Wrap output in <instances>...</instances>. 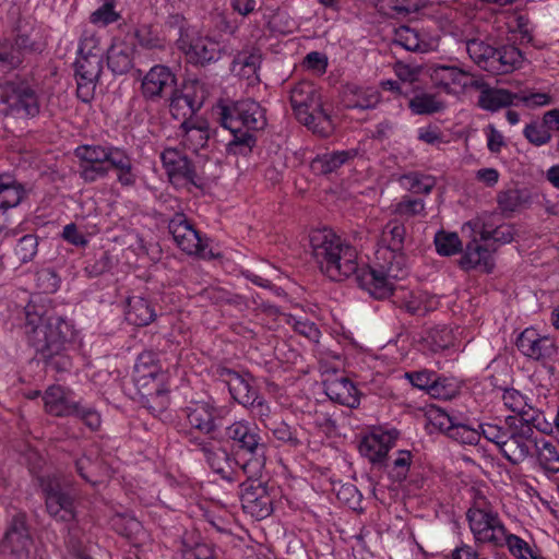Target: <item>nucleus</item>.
Here are the masks:
<instances>
[{
  "mask_svg": "<svg viewBox=\"0 0 559 559\" xmlns=\"http://www.w3.org/2000/svg\"><path fill=\"white\" fill-rule=\"evenodd\" d=\"M311 254L320 271L332 281L355 277L358 286L376 299L389 297L392 287L378 269L358 264L355 247L343 240L332 229L312 230L309 235Z\"/></svg>",
  "mask_w": 559,
  "mask_h": 559,
  "instance_id": "f257e3e1",
  "label": "nucleus"
},
{
  "mask_svg": "<svg viewBox=\"0 0 559 559\" xmlns=\"http://www.w3.org/2000/svg\"><path fill=\"white\" fill-rule=\"evenodd\" d=\"M25 316L27 343L34 348L36 358L57 372L69 371L72 359L67 354V347L74 337L73 324L34 305L26 306Z\"/></svg>",
  "mask_w": 559,
  "mask_h": 559,
  "instance_id": "f03ea898",
  "label": "nucleus"
},
{
  "mask_svg": "<svg viewBox=\"0 0 559 559\" xmlns=\"http://www.w3.org/2000/svg\"><path fill=\"white\" fill-rule=\"evenodd\" d=\"M79 159V176L85 183H93L108 177L111 169L117 171L121 187H133L136 173L128 152L112 144H82L75 147Z\"/></svg>",
  "mask_w": 559,
  "mask_h": 559,
  "instance_id": "7ed1b4c3",
  "label": "nucleus"
},
{
  "mask_svg": "<svg viewBox=\"0 0 559 559\" xmlns=\"http://www.w3.org/2000/svg\"><path fill=\"white\" fill-rule=\"evenodd\" d=\"M217 108L222 127L231 134L226 152L242 156L250 154L257 145V133L267 124L265 109L251 98L223 104Z\"/></svg>",
  "mask_w": 559,
  "mask_h": 559,
  "instance_id": "20e7f679",
  "label": "nucleus"
},
{
  "mask_svg": "<svg viewBox=\"0 0 559 559\" xmlns=\"http://www.w3.org/2000/svg\"><path fill=\"white\" fill-rule=\"evenodd\" d=\"M236 465L246 477L262 476L266 463L267 443L260 427L247 419L235 420L225 428Z\"/></svg>",
  "mask_w": 559,
  "mask_h": 559,
  "instance_id": "39448f33",
  "label": "nucleus"
},
{
  "mask_svg": "<svg viewBox=\"0 0 559 559\" xmlns=\"http://www.w3.org/2000/svg\"><path fill=\"white\" fill-rule=\"evenodd\" d=\"M407 238L406 227L400 218H391L382 227L379 240L377 259L383 260L378 269L393 288V281L403 278L407 274L406 257L404 254Z\"/></svg>",
  "mask_w": 559,
  "mask_h": 559,
  "instance_id": "423d86ee",
  "label": "nucleus"
},
{
  "mask_svg": "<svg viewBox=\"0 0 559 559\" xmlns=\"http://www.w3.org/2000/svg\"><path fill=\"white\" fill-rule=\"evenodd\" d=\"M289 100L296 119L313 133L326 138L333 132L331 117L323 108L320 93L311 82L296 83L290 88Z\"/></svg>",
  "mask_w": 559,
  "mask_h": 559,
  "instance_id": "0eeeda50",
  "label": "nucleus"
},
{
  "mask_svg": "<svg viewBox=\"0 0 559 559\" xmlns=\"http://www.w3.org/2000/svg\"><path fill=\"white\" fill-rule=\"evenodd\" d=\"M45 412L55 417H74L84 423L86 427L95 431L100 427L102 418L96 408L75 400L72 390L58 384L48 386L44 394Z\"/></svg>",
  "mask_w": 559,
  "mask_h": 559,
  "instance_id": "6e6552de",
  "label": "nucleus"
},
{
  "mask_svg": "<svg viewBox=\"0 0 559 559\" xmlns=\"http://www.w3.org/2000/svg\"><path fill=\"white\" fill-rule=\"evenodd\" d=\"M466 519L476 545L501 548V540L508 530L484 496L475 499L466 512Z\"/></svg>",
  "mask_w": 559,
  "mask_h": 559,
  "instance_id": "1a4fd4ad",
  "label": "nucleus"
},
{
  "mask_svg": "<svg viewBox=\"0 0 559 559\" xmlns=\"http://www.w3.org/2000/svg\"><path fill=\"white\" fill-rule=\"evenodd\" d=\"M466 51L480 69L492 74L512 72L523 61L521 50L513 45L496 48L483 40L472 39L466 43Z\"/></svg>",
  "mask_w": 559,
  "mask_h": 559,
  "instance_id": "9d476101",
  "label": "nucleus"
},
{
  "mask_svg": "<svg viewBox=\"0 0 559 559\" xmlns=\"http://www.w3.org/2000/svg\"><path fill=\"white\" fill-rule=\"evenodd\" d=\"M39 481L48 514L58 522H74L76 519L74 498L64 489L61 477L48 475L40 477Z\"/></svg>",
  "mask_w": 559,
  "mask_h": 559,
  "instance_id": "9b49d317",
  "label": "nucleus"
},
{
  "mask_svg": "<svg viewBox=\"0 0 559 559\" xmlns=\"http://www.w3.org/2000/svg\"><path fill=\"white\" fill-rule=\"evenodd\" d=\"M168 230L178 248L189 255H197L202 259H213L215 254L209 248L207 239L193 227L187 215L177 212L168 221Z\"/></svg>",
  "mask_w": 559,
  "mask_h": 559,
  "instance_id": "f8f14e48",
  "label": "nucleus"
},
{
  "mask_svg": "<svg viewBox=\"0 0 559 559\" xmlns=\"http://www.w3.org/2000/svg\"><path fill=\"white\" fill-rule=\"evenodd\" d=\"M189 442L203 454L209 467L222 479L235 483L239 478V468L236 465V455L225 447H217L213 440L195 437L190 433Z\"/></svg>",
  "mask_w": 559,
  "mask_h": 559,
  "instance_id": "ddd939ff",
  "label": "nucleus"
},
{
  "mask_svg": "<svg viewBox=\"0 0 559 559\" xmlns=\"http://www.w3.org/2000/svg\"><path fill=\"white\" fill-rule=\"evenodd\" d=\"M187 32L181 33L176 40V45L189 63L206 67L222 58L223 48L219 41L209 36H200L197 32L192 35Z\"/></svg>",
  "mask_w": 559,
  "mask_h": 559,
  "instance_id": "4468645a",
  "label": "nucleus"
},
{
  "mask_svg": "<svg viewBox=\"0 0 559 559\" xmlns=\"http://www.w3.org/2000/svg\"><path fill=\"white\" fill-rule=\"evenodd\" d=\"M221 412L222 408L212 400L191 401L180 409L190 429L209 436L211 440H217L216 435L221 431Z\"/></svg>",
  "mask_w": 559,
  "mask_h": 559,
  "instance_id": "2eb2a0df",
  "label": "nucleus"
},
{
  "mask_svg": "<svg viewBox=\"0 0 559 559\" xmlns=\"http://www.w3.org/2000/svg\"><path fill=\"white\" fill-rule=\"evenodd\" d=\"M261 476L247 477L240 484V500L242 509L257 520H263L273 512V496L269 486L260 480Z\"/></svg>",
  "mask_w": 559,
  "mask_h": 559,
  "instance_id": "dca6fc26",
  "label": "nucleus"
},
{
  "mask_svg": "<svg viewBox=\"0 0 559 559\" xmlns=\"http://www.w3.org/2000/svg\"><path fill=\"white\" fill-rule=\"evenodd\" d=\"M212 376L215 381L227 386L233 401L242 407L260 392L254 384V378L248 371H238L218 364L212 367Z\"/></svg>",
  "mask_w": 559,
  "mask_h": 559,
  "instance_id": "f3484780",
  "label": "nucleus"
},
{
  "mask_svg": "<svg viewBox=\"0 0 559 559\" xmlns=\"http://www.w3.org/2000/svg\"><path fill=\"white\" fill-rule=\"evenodd\" d=\"M534 429H536L535 426H531L528 423L510 425V431L501 451L509 463L519 465L532 455V450L537 445Z\"/></svg>",
  "mask_w": 559,
  "mask_h": 559,
  "instance_id": "a211bd4d",
  "label": "nucleus"
},
{
  "mask_svg": "<svg viewBox=\"0 0 559 559\" xmlns=\"http://www.w3.org/2000/svg\"><path fill=\"white\" fill-rule=\"evenodd\" d=\"M163 167L171 182H183L195 188L205 185L204 178L197 171L193 162L175 147H166L160 153Z\"/></svg>",
  "mask_w": 559,
  "mask_h": 559,
  "instance_id": "6ab92c4d",
  "label": "nucleus"
},
{
  "mask_svg": "<svg viewBox=\"0 0 559 559\" xmlns=\"http://www.w3.org/2000/svg\"><path fill=\"white\" fill-rule=\"evenodd\" d=\"M33 539L26 525V515L19 513L12 522L0 543V559H31L29 548Z\"/></svg>",
  "mask_w": 559,
  "mask_h": 559,
  "instance_id": "aec40b11",
  "label": "nucleus"
},
{
  "mask_svg": "<svg viewBox=\"0 0 559 559\" xmlns=\"http://www.w3.org/2000/svg\"><path fill=\"white\" fill-rule=\"evenodd\" d=\"M2 102L7 105L5 114L15 118H34L40 112L37 91L25 83L13 86L9 93L2 96Z\"/></svg>",
  "mask_w": 559,
  "mask_h": 559,
  "instance_id": "412c9836",
  "label": "nucleus"
},
{
  "mask_svg": "<svg viewBox=\"0 0 559 559\" xmlns=\"http://www.w3.org/2000/svg\"><path fill=\"white\" fill-rule=\"evenodd\" d=\"M176 88L177 76L169 67L164 64L152 67L141 82L142 96L153 103L168 97Z\"/></svg>",
  "mask_w": 559,
  "mask_h": 559,
  "instance_id": "4be33fe9",
  "label": "nucleus"
},
{
  "mask_svg": "<svg viewBox=\"0 0 559 559\" xmlns=\"http://www.w3.org/2000/svg\"><path fill=\"white\" fill-rule=\"evenodd\" d=\"M515 346L523 356L536 361L549 360L558 353L555 340L534 328L523 330L516 337Z\"/></svg>",
  "mask_w": 559,
  "mask_h": 559,
  "instance_id": "5701e85b",
  "label": "nucleus"
},
{
  "mask_svg": "<svg viewBox=\"0 0 559 559\" xmlns=\"http://www.w3.org/2000/svg\"><path fill=\"white\" fill-rule=\"evenodd\" d=\"M76 95L83 103H90L103 70L99 55L78 56L75 63Z\"/></svg>",
  "mask_w": 559,
  "mask_h": 559,
  "instance_id": "b1692460",
  "label": "nucleus"
},
{
  "mask_svg": "<svg viewBox=\"0 0 559 559\" xmlns=\"http://www.w3.org/2000/svg\"><path fill=\"white\" fill-rule=\"evenodd\" d=\"M429 75L433 84L447 93L480 86L472 73L455 66L433 64L429 68Z\"/></svg>",
  "mask_w": 559,
  "mask_h": 559,
  "instance_id": "393cba45",
  "label": "nucleus"
},
{
  "mask_svg": "<svg viewBox=\"0 0 559 559\" xmlns=\"http://www.w3.org/2000/svg\"><path fill=\"white\" fill-rule=\"evenodd\" d=\"M40 47L29 34L19 31L13 40H0V62L2 70L10 71L17 69L28 53L39 52Z\"/></svg>",
  "mask_w": 559,
  "mask_h": 559,
  "instance_id": "a878e982",
  "label": "nucleus"
},
{
  "mask_svg": "<svg viewBox=\"0 0 559 559\" xmlns=\"http://www.w3.org/2000/svg\"><path fill=\"white\" fill-rule=\"evenodd\" d=\"M504 406L520 416L519 423H528L536 430L547 432L551 429L542 412L530 404V399L515 389H506L502 394Z\"/></svg>",
  "mask_w": 559,
  "mask_h": 559,
  "instance_id": "bb28decb",
  "label": "nucleus"
},
{
  "mask_svg": "<svg viewBox=\"0 0 559 559\" xmlns=\"http://www.w3.org/2000/svg\"><path fill=\"white\" fill-rule=\"evenodd\" d=\"M396 438L395 430L365 436L359 442V453L372 465L388 467V453L394 447Z\"/></svg>",
  "mask_w": 559,
  "mask_h": 559,
  "instance_id": "cd10ccee",
  "label": "nucleus"
},
{
  "mask_svg": "<svg viewBox=\"0 0 559 559\" xmlns=\"http://www.w3.org/2000/svg\"><path fill=\"white\" fill-rule=\"evenodd\" d=\"M169 112L173 118L182 121H192L191 117L200 110L203 97L195 95L193 85L176 88L169 96Z\"/></svg>",
  "mask_w": 559,
  "mask_h": 559,
  "instance_id": "c85d7f7f",
  "label": "nucleus"
},
{
  "mask_svg": "<svg viewBox=\"0 0 559 559\" xmlns=\"http://www.w3.org/2000/svg\"><path fill=\"white\" fill-rule=\"evenodd\" d=\"M135 41L132 38L115 39L107 50V66L116 75L128 73L134 66Z\"/></svg>",
  "mask_w": 559,
  "mask_h": 559,
  "instance_id": "c756f323",
  "label": "nucleus"
},
{
  "mask_svg": "<svg viewBox=\"0 0 559 559\" xmlns=\"http://www.w3.org/2000/svg\"><path fill=\"white\" fill-rule=\"evenodd\" d=\"M477 83L480 84L479 87H475L480 92L477 105L484 110L491 112L498 111L502 108L511 106L519 97V94L511 93L508 90L490 87L487 83L479 79H477Z\"/></svg>",
  "mask_w": 559,
  "mask_h": 559,
  "instance_id": "7c9ffc66",
  "label": "nucleus"
},
{
  "mask_svg": "<svg viewBox=\"0 0 559 559\" xmlns=\"http://www.w3.org/2000/svg\"><path fill=\"white\" fill-rule=\"evenodd\" d=\"M324 392L331 401L349 408H357L360 404L359 391L348 378L341 377L328 381Z\"/></svg>",
  "mask_w": 559,
  "mask_h": 559,
  "instance_id": "2f4dec72",
  "label": "nucleus"
},
{
  "mask_svg": "<svg viewBox=\"0 0 559 559\" xmlns=\"http://www.w3.org/2000/svg\"><path fill=\"white\" fill-rule=\"evenodd\" d=\"M408 109L416 116H431L445 108L444 103L436 95L426 92L421 86H412L409 91Z\"/></svg>",
  "mask_w": 559,
  "mask_h": 559,
  "instance_id": "473e14b6",
  "label": "nucleus"
},
{
  "mask_svg": "<svg viewBox=\"0 0 559 559\" xmlns=\"http://www.w3.org/2000/svg\"><path fill=\"white\" fill-rule=\"evenodd\" d=\"M459 265L464 271L481 266L486 273H490L493 270L495 263L490 249L487 246L480 245L478 240L474 238L466 245L459 260Z\"/></svg>",
  "mask_w": 559,
  "mask_h": 559,
  "instance_id": "72a5a7b5",
  "label": "nucleus"
},
{
  "mask_svg": "<svg viewBox=\"0 0 559 559\" xmlns=\"http://www.w3.org/2000/svg\"><path fill=\"white\" fill-rule=\"evenodd\" d=\"M381 99V94L376 87L347 85L344 92L346 107L353 109H373Z\"/></svg>",
  "mask_w": 559,
  "mask_h": 559,
  "instance_id": "f704fd0d",
  "label": "nucleus"
},
{
  "mask_svg": "<svg viewBox=\"0 0 559 559\" xmlns=\"http://www.w3.org/2000/svg\"><path fill=\"white\" fill-rule=\"evenodd\" d=\"M157 317L155 305L142 296H132L127 300L126 319L130 324L146 326Z\"/></svg>",
  "mask_w": 559,
  "mask_h": 559,
  "instance_id": "c9c22d12",
  "label": "nucleus"
},
{
  "mask_svg": "<svg viewBox=\"0 0 559 559\" xmlns=\"http://www.w3.org/2000/svg\"><path fill=\"white\" fill-rule=\"evenodd\" d=\"M180 130L182 145L195 153L206 146L211 136L206 121H182Z\"/></svg>",
  "mask_w": 559,
  "mask_h": 559,
  "instance_id": "e433bc0d",
  "label": "nucleus"
},
{
  "mask_svg": "<svg viewBox=\"0 0 559 559\" xmlns=\"http://www.w3.org/2000/svg\"><path fill=\"white\" fill-rule=\"evenodd\" d=\"M357 156V150L334 151L317 155L311 162V169L317 175H329Z\"/></svg>",
  "mask_w": 559,
  "mask_h": 559,
  "instance_id": "4c0bfd02",
  "label": "nucleus"
},
{
  "mask_svg": "<svg viewBox=\"0 0 559 559\" xmlns=\"http://www.w3.org/2000/svg\"><path fill=\"white\" fill-rule=\"evenodd\" d=\"M66 554L70 559H93L84 542V531L78 522L68 525L67 535L63 537Z\"/></svg>",
  "mask_w": 559,
  "mask_h": 559,
  "instance_id": "58836bf2",
  "label": "nucleus"
},
{
  "mask_svg": "<svg viewBox=\"0 0 559 559\" xmlns=\"http://www.w3.org/2000/svg\"><path fill=\"white\" fill-rule=\"evenodd\" d=\"M25 195L23 186L9 173L0 174V206L9 210L17 206Z\"/></svg>",
  "mask_w": 559,
  "mask_h": 559,
  "instance_id": "ea45409f",
  "label": "nucleus"
},
{
  "mask_svg": "<svg viewBox=\"0 0 559 559\" xmlns=\"http://www.w3.org/2000/svg\"><path fill=\"white\" fill-rule=\"evenodd\" d=\"M272 437L278 442L280 447L297 450L302 447L304 442L299 435V428L290 426L286 421H273L265 425Z\"/></svg>",
  "mask_w": 559,
  "mask_h": 559,
  "instance_id": "a19ab883",
  "label": "nucleus"
},
{
  "mask_svg": "<svg viewBox=\"0 0 559 559\" xmlns=\"http://www.w3.org/2000/svg\"><path fill=\"white\" fill-rule=\"evenodd\" d=\"M534 449L538 465L546 475L559 473V451L552 442L537 439V445Z\"/></svg>",
  "mask_w": 559,
  "mask_h": 559,
  "instance_id": "79ce46f5",
  "label": "nucleus"
},
{
  "mask_svg": "<svg viewBox=\"0 0 559 559\" xmlns=\"http://www.w3.org/2000/svg\"><path fill=\"white\" fill-rule=\"evenodd\" d=\"M436 182L433 176L418 171H411L400 177V183L414 194H429Z\"/></svg>",
  "mask_w": 559,
  "mask_h": 559,
  "instance_id": "37998d69",
  "label": "nucleus"
},
{
  "mask_svg": "<svg viewBox=\"0 0 559 559\" xmlns=\"http://www.w3.org/2000/svg\"><path fill=\"white\" fill-rule=\"evenodd\" d=\"M431 390L429 395L433 399L451 400L460 393V382L454 377H448L435 371Z\"/></svg>",
  "mask_w": 559,
  "mask_h": 559,
  "instance_id": "c03bdc74",
  "label": "nucleus"
},
{
  "mask_svg": "<svg viewBox=\"0 0 559 559\" xmlns=\"http://www.w3.org/2000/svg\"><path fill=\"white\" fill-rule=\"evenodd\" d=\"M503 547H507L515 559H540L523 538L509 532L501 540V548Z\"/></svg>",
  "mask_w": 559,
  "mask_h": 559,
  "instance_id": "a18cd8bd",
  "label": "nucleus"
},
{
  "mask_svg": "<svg viewBox=\"0 0 559 559\" xmlns=\"http://www.w3.org/2000/svg\"><path fill=\"white\" fill-rule=\"evenodd\" d=\"M392 213L400 219L425 215V202L423 199L403 195L399 202L392 205Z\"/></svg>",
  "mask_w": 559,
  "mask_h": 559,
  "instance_id": "49530a36",
  "label": "nucleus"
},
{
  "mask_svg": "<svg viewBox=\"0 0 559 559\" xmlns=\"http://www.w3.org/2000/svg\"><path fill=\"white\" fill-rule=\"evenodd\" d=\"M467 421L459 418L454 426L450 427L448 437L462 444L475 445L480 440L479 428L471 426Z\"/></svg>",
  "mask_w": 559,
  "mask_h": 559,
  "instance_id": "de8ad7c7",
  "label": "nucleus"
},
{
  "mask_svg": "<svg viewBox=\"0 0 559 559\" xmlns=\"http://www.w3.org/2000/svg\"><path fill=\"white\" fill-rule=\"evenodd\" d=\"M436 250L440 255L450 257L462 251V241L456 233L440 230L435 235Z\"/></svg>",
  "mask_w": 559,
  "mask_h": 559,
  "instance_id": "09e8293b",
  "label": "nucleus"
},
{
  "mask_svg": "<svg viewBox=\"0 0 559 559\" xmlns=\"http://www.w3.org/2000/svg\"><path fill=\"white\" fill-rule=\"evenodd\" d=\"M286 322L299 335L306 337L310 342H319L321 332L314 322L305 317H297L293 314L288 316Z\"/></svg>",
  "mask_w": 559,
  "mask_h": 559,
  "instance_id": "8fccbe9b",
  "label": "nucleus"
},
{
  "mask_svg": "<svg viewBox=\"0 0 559 559\" xmlns=\"http://www.w3.org/2000/svg\"><path fill=\"white\" fill-rule=\"evenodd\" d=\"M527 194L519 189H508L497 195V203L502 213L515 212L527 201Z\"/></svg>",
  "mask_w": 559,
  "mask_h": 559,
  "instance_id": "3c124183",
  "label": "nucleus"
},
{
  "mask_svg": "<svg viewBox=\"0 0 559 559\" xmlns=\"http://www.w3.org/2000/svg\"><path fill=\"white\" fill-rule=\"evenodd\" d=\"M413 455L408 450H399L389 469V476L395 483H402L407 478Z\"/></svg>",
  "mask_w": 559,
  "mask_h": 559,
  "instance_id": "603ef678",
  "label": "nucleus"
},
{
  "mask_svg": "<svg viewBox=\"0 0 559 559\" xmlns=\"http://www.w3.org/2000/svg\"><path fill=\"white\" fill-rule=\"evenodd\" d=\"M395 286L393 285V289L389 296H393V302L396 304L401 309L405 310L407 313L412 316H424L427 312V308L424 305L421 298L413 293L404 294L402 297H399L394 294Z\"/></svg>",
  "mask_w": 559,
  "mask_h": 559,
  "instance_id": "864d4df0",
  "label": "nucleus"
},
{
  "mask_svg": "<svg viewBox=\"0 0 559 559\" xmlns=\"http://www.w3.org/2000/svg\"><path fill=\"white\" fill-rule=\"evenodd\" d=\"M523 134L525 139L535 146L545 145L551 140V133L543 118L542 121H532L526 124L523 130Z\"/></svg>",
  "mask_w": 559,
  "mask_h": 559,
  "instance_id": "5fc2aeb1",
  "label": "nucleus"
},
{
  "mask_svg": "<svg viewBox=\"0 0 559 559\" xmlns=\"http://www.w3.org/2000/svg\"><path fill=\"white\" fill-rule=\"evenodd\" d=\"M38 251V238L33 234L25 235L17 240L14 248V254L21 264L27 263L34 259Z\"/></svg>",
  "mask_w": 559,
  "mask_h": 559,
  "instance_id": "6e6d98bb",
  "label": "nucleus"
},
{
  "mask_svg": "<svg viewBox=\"0 0 559 559\" xmlns=\"http://www.w3.org/2000/svg\"><path fill=\"white\" fill-rule=\"evenodd\" d=\"M246 404L243 408L250 411L253 418H257L265 428V425H270L267 420L272 415V407L265 397L259 392Z\"/></svg>",
  "mask_w": 559,
  "mask_h": 559,
  "instance_id": "4d7b16f0",
  "label": "nucleus"
},
{
  "mask_svg": "<svg viewBox=\"0 0 559 559\" xmlns=\"http://www.w3.org/2000/svg\"><path fill=\"white\" fill-rule=\"evenodd\" d=\"M426 341L432 352H440L453 344V335L447 326H437L428 332Z\"/></svg>",
  "mask_w": 559,
  "mask_h": 559,
  "instance_id": "13d9d810",
  "label": "nucleus"
},
{
  "mask_svg": "<svg viewBox=\"0 0 559 559\" xmlns=\"http://www.w3.org/2000/svg\"><path fill=\"white\" fill-rule=\"evenodd\" d=\"M182 555L185 559H214V547L206 542H195L193 545L182 543Z\"/></svg>",
  "mask_w": 559,
  "mask_h": 559,
  "instance_id": "bf43d9fd",
  "label": "nucleus"
},
{
  "mask_svg": "<svg viewBox=\"0 0 559 559\" xmlns=\"http://www.w3.org/2000/svg\"><path fill=\"white\" fill-rule=\"evenodd\" d=\"M128 38L136 40V43L145 49H164V40L152 32L148 26H142L138 28L132 36L128 35Z\"/></svg>",
  "mask_w": 559,
  "mask_h": 559,
  "instance_id": "052dcab7",
  "label": "nucleus"
},
{
  "mask_svg": "<svg viewBox=\"0 0 559 559\" xmlns=\"http://www.w3.org/2000/svg\"><path fill=\"white\" fill-rule=\"evenodd\" d=\"M60 277L50 267L43 269L36 273V286L44 294H53L60 287Z\"/></svg>",
  "mask_w": 559,
  "mask_h": 559,
  "instance_id": "680f3d73",
  "label": "nucleus"
},
{
  "mask_svg": "<svg viewBox=\"0 0 559 559\" xmlns=\"http://www.w3.org/2000/svg\"><path fill=\"white\" fill-rule=\"evenodd\" d=\"M514 228L511 225H500L493 230L483 228L479 233L481 241L492 240L499 245L510 243L514 239Z\"/></svg>",
  "mask_w": 559,
  "mask_h": 559,
  "instance_id": "e2e57ef3",
  "label": "nucleus"
},
{
  "mask_svg": "<svg viewBox=\"0 0 559 559\" xmlns=\"http://www.w3.org/2000/svg\"><path fill=\"white\" fill-rule=\"evenodd\" d=\"M480 437L483 436L488 441L495 443L499 451H502V445L504 444L507 436L510 431V427L508 429L495 425V424H479L478 425Z\"/></svg>",
  "mask_w": 559,
  "mask_h": 559,
  "instance_id": "0e129e2a",
  "label": "nucleus"
},
{
  "mask_svg": "<svg viewBox=\"0 0 559 559\" xmlns=\"http://www.w3.org/2000/svg\"><path fill=\"white\" fill-rule=\"evenodd\" d=\"M433 377L435 371L426 368L405 373V379H407L414 388L425 391L428 395L433 383Z\"/></svg>",
  "mask_w": 559,
  "mask_h": 559,
  "instance_id": "69168bd1",
  "label": "nucleus"
},
{
  "mask_svg": "<svg viewBox=\"0 0 559 559\" xmlns=\"http://www.w3.org/2000/svg\"><path fill=\"white\" fill-rule=\"evenodd\" d=\"M111 257L108 252H103L98 258L87 262L84 272L90 278L98 277L111 270Z\"/></svg>",
  "mask_w": 559,
  "mask_h": 559,
  "instance_id": "338daca9",
  "label": "nucleus"
},
{
  "mask_svg": "<svg viewBox=\"0 0 559 559\" xmlns=\"http://www.w3.org/2000/svg\"><path fill=\"white\" fill-rule=\"evenodd\" d=\"M75 471L80 475V477L86 483L95 486L98 480L95 479L97 463L94 462L90 456L83 455L79 457L75 463Z\"/></svg>",
  "mask_w": 559,
  "mask_h": 559,
  "instance_id": "774afa93",
  "label": "nucleus"
}]
</instances>
